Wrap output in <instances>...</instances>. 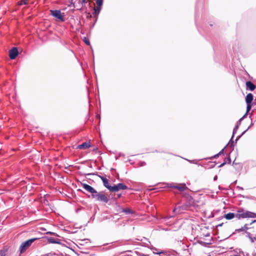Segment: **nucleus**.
<instances>
[{
    "label": "nucleus",
    "instance_id": "obj_1",
    "mask_svg": "<svg viewBox=\"0 0 256 256\" xmlns=\"http://www.w3.org/2000/svg\"><path fill=\"white\" fill-rule=\"evenodd\" d=\"M236 218L238 220L245 218H256V214L243 209H240L236 214Z\"/></svg>",
    "mask_w": 256,
    "mask_h": 256
},
{
    "label": "nucleus",
    "instance_id": "obj_2",
    "mask_svg": "<svg viewBox=\"0 0 256 256\" xmlns=\"http://www.w3.org/2000/svg\"><path fill=\"white\" fill-rule=\"evenodd\" d=\"M92 198L96 201L102 202L104 204H106L108 202V198L104 194V192L102 191L100 192H98L96 191V193L92 195Z\"/></svg>",
    "mask_w": 256,
    "mask_h": 256
},
{
    "label": "nucleus",
    "instance_id": "obj_3",
    "mask_svg": "<svg viewBox=\"0 0 256 256\" xmlns=\"http://www.w3.org/2000/svg\"><path fill=\"white\" fill-rule=\"evenodd\" d=\"M36 240L37 238H33L22 242L19 248L20 253L24 252Z\"/></svg>",
    "mask_w": 256,
    "mask_h": 256
},
{
    "label": "nucleus",
    "instance_id": "obj_4",
    "mask_svg": "<svg viewBox=\"0 0 256 256\" xmlns=\"http://www.w3.org/2000/svg\"><path fill=\"white\" fill-rule=\"evenodd\" d=\"M191 206L190 203L188 202L181 205H178L174 209L173 212L174 213H182L184 211L189 210Z\"/></svg>",
    "mask_w": 256,
    "mask_h": 256
},
{
    "label": "nucleus",
    "instance_id": "obj_5",
    "mask_svg": "<svg viewBox=\"0 0 256 256\" xmlns=\"http://www.w3.org/2000/svg\"><path fill=\"white\" fill-rule=\"evenodd\" d=\"M50 14L54 17L60 20L61 22H64V15L62 14L60 10H50Z\"/></svg>",
    "mask_w": 256,
    "mask_h": 256
},
{
    "label": "nucleus",
    "instance_id": "obj_6",
    "mask_svg": "<svg viewBox=\"0 0 256 256\" xmlns=\"http://www.w3.org/2000/svg\"><path fill=\"white\" fill-rule=\"evenodd\" d=\"M128 188L127 186L123 183H119L117 184H114L112 186L110 191V192H118L120 190H126Z\"/></svg>",
    "mask_w": 256,
    "mask_h": 256
},
{
    "label": "nucleus",
    "instance_id": "obj_7",
    "mask_svg": "<svg viewBox=\"0 0 256 256\" xmlns=\"http://www.w3.org/2000/svg\"><path fill=\"white\" fill-rule=\"evenodd\" d=\"M81 185L84 188L92 194V197L93 194L96 193V190L90 186L85 183H81Z\"/></svg>",
    "mask_w": 256,
    "mask_h": 256
},
{
    "label": "nucleus",
    "instance_id": "obj_8",
    "mask_svg": "<svg viewBox=\"0 0 256 256\" xmlns=\"http://www.w3.org/2000/svg\"><path fill=\"white\" fill-rule=\"evenodd\" d=\"M18 50L16 47L12 48L9 51V56L10 59L14 60L16 58V56L18 55Z\"/></svg>",
    "mask_w": 256,
    "mask_h": 256
},
{
    "label": "nucleus",
    "instance_id": "obj_9",
    "mask_svg": "<svg viewBox=\"0 0 256 256\" xmlns=\"http://www.w3.org/2000/svg\"><path fill=\"white\" fill-rule=\"evenodd\" d=\"M140 241V244L142 246L150 248V242L148 240L144 237L142 238L140 240L138 238L136 239Z\"/></svg>",
    "mask_w": 256,
    "mask_h": 256
},
{
    "label": "nucleus",
    "instance_id": "obj_10",
    "mask_svg": "<svg viewBox=\"0 0 256 256\" xmlns=\"http://www.w3.org/2000/svg\"><path fill=\"white\" fill-rule=\"evenodd\" d=\"M47 240H48V242L49 244H60L61 243L60 240V239H55L52 237H48Z\"/></svg>",
    "mask_w": 256,
    "mask_h": 256
},
{
    "label": "nucleus",
    "instance_id": "obj_11",
    "mask_svg": "<svg viewBox=\"0 0 256 256\" xmlns=\"http://www.w3.org/2000/svg\"><path fill=\"white\" fill-rule=\"evenodd\" d=\"M246 89H248L250 91L254 90L256 88L255 85L250 81L246 82Z\"/></svg>",
    "mask_w": 256,
    "mask_h": 256
},
{
    "label": "nucleus",
    "instance_id": "obj_12",
    "mask_svg": "<svg viewBox=\"0 0 256 256\" xmlns=\"http://www.w3.org/2000/svg\"><path fill=\"white\" fill-rule=\"evenodd\" d=\"M102 6H97L96 7L94 8V12H93V16L95 18H98V14H100V10L102 9Z\"/></svg>",
    "mask_w": 256,
    "mask_h": 256
},
{
    "label": "nucleus",
    "instance_id": "obj_13",
    "mask_svg": "<svg viewBox=\"0 0 256 256\" xmlns=\"http://www.w3.org/2000/svg\"><path fill=\"white\" fill-rule=\"evenodd\" d=\"M90 146V142H84L78 146L80 149H86Z\"/></svg>",
    "mask_w": 256,
    "mask_h": 256
},
{
    "label": "nucleus",
    "instance_id": "obj_14",
    "mask_svg": "<svg viewBox=\"0 0 256 256\" xmlns=\"http://www.w3.org/2000/svg\"><path fill=\"white\" fill-rule=\"evenodd\" d=\"M173 216H163V217H162L160 220V222L162 223H164V224H170L168 223L169 222H168V220L169 219H170V218H172Z\"/></svg>",
    "mask_w": 256,
    "mask_h": 256
},
{
    "label": "nucleus",
    "instance_id": "obj_15",
    "mask_svg": "<svg viewBox=\"0 0 256 256\" xmlns=\"http://www.w3.org/2000/svg\"><path fill=\"white\" fill-rule=\"evenodd\" d=\"M253 100V95L251 93H249L247 94L246 98V104H252Z\"/></svg>",
    "mask_w": 256,
    "mask_h": 256
},
{
    "label": "nucleus",
    "instance_id": "obj_16",
    "mask_svg": "<svg viewBox=\"0 0 256 256\" xmlns=\"http://www.w3.org/2000/svg\"><path fill=\"white\" fill-rule=\"evenodd\" d=\"M170 186L175 188L181 192L184 191L186 188V186L185 184H182L181 186H172V184H170Z\"/></svg>",
    "mask_w": 256,
    "mask_h": 256
},
{
    "label": "nucleus",
    "instance_id": "obj_17",
    "mask_svg": "<svg viewBox=\"0 0 256 256\" xmlns=\"http://www.w3.org/2000/svg\"><path fill=\"white\" fill-rule=\"evenodd\" d=\"M224 217L228 220H230L236 217V214L232 212H229L224 214Z\"/></svg>",
    "mask_w": 256,
    "mask_h": 256
},
{
    "label": "nucleus",
    "instance_id": "obj_18",
    "mask_svg": "<svg viewBox=\"0 0 256 256\" xmlns=\"http://www.w3.org/2000/svg\"><path fill=\"white\" fill-rule=\"evenodd\" d=\"M150 249L152 250L154 254H164V252L163 251H159L156 248L152 246Z\"/></svg>",
    "mask_w": 256,
    "mask_h": 256
},
{
    "label": "nucleus",
    "instance_id": "obj_19",
    "mask_svg": "<svg viewBox=\"0 0 256 256\" xmlns=\"http://www.w3.org/2000/svg\"><path fill=\"white\" fill-rule=\"evenodd\" d=\"M103 184H104V186L106 188L109 190H110V188L112 186H110V184H109V183H108V180L106 178V179H104L103 181Z\"/></svg>",
    "mask_w": 256,
    "mask_h": 256
},
{
    "label": "nucleus",
    "instance_id": "obj_20",
    "mask_svg": "<svg viewBox=\"0 0 256 256\" xmlns=\"http://www.w3.org/2000/svg\"><path fill=\"white\" fill-rule=\"evenodd\" d=\"M122 211L126 214H132L134 213L133 211L128 208H124Z\"/></svg>",
    "mask_w": 256,
    "mask_h": 256
},
{
    "label": "nucleus",
    "instance_id": "obj_21",
    "mask_svg": "<svg viewBox=\"0 0 256 256\" xmlns=\"http://www.w3.org/2000/svg\"><path fill=\"white\" fill-rule=\"evenodd\" d=\"M256 222V220H254L250 224H245L243 226V228H244V231L246 232V230L250 228L249 226L255 222Z\"/></svg>",
    "mask_w": 256,
    "mask_h": 256
},
{
    "label": "nucleus",
    "instance_id": "obj_22",
    "mask_svg": "<svg viewBox=\"0 0 256 256\" xmlns=\"http://www.w3.org/2000/svg\"><path fill=\"white\" fill-rule=\"evenodd\" d=\"M232 136L228 144H229L230 147H234V142L233 140Z\"/></svg>",
    "mask_w": 256,
    "mask_h": 256
},
{
    "label": "nucleus",
    "instance_id": "obj_23",
    "mask_svg": "<svg viewBox=\"0 0 256 256\" xmlns=\"http://www.w3.org/2000/svg\"><path fill=\"white\" fill-rule=\"evenodd\" d=\"M239 126H236L233 130V132H232V138L234 137V134H236L238 128Z\"/></svg>",
    "mask_w": 256,
    "mask_h": 256
},
{
    "label": "nucleus",
    "instance_id": "obj_24",
    "mask_svg": "<svg viewBox=\"0 0 256 256\" xmlns=\"http://www.w3.org/2000/svg\"><path fill=\"white\" fill-rule=\"evenodd\" d=\"M224 162L226 164H230L231 162V160L230 156L224 158Z\"/></svg>",
    "mask_w": 256,
    "mask_h": 256
},
{
    "label": "nucleus",
    "instance_id": "obj_25",
    "mask_svg": "<svg viewBox=\"0 0 256 256\" xmlns=\"http://www.w3.org/2000/svg\"><path fill=\"white\" fill-rule=\"evenodd\" d=\"M104 0H96V4L98 6H102Z\"/></svg>",
    "mask_w": 256,
    "mask_h": 256
},
{
    "label": "nucleus",
    "instance_id": "obj_26",
    "mask_svg": "<svg viewBox=\"0 0 256 256\" xmlns=\"http://www.w3.org/2000/svg\"><path fill=\"white\" fill-rule=\"evenodd\" d=\"M252 108V104H246V113L248 112Z\"/></svg>",
    "mask_w": 256,
    "mask_h": 256
},
{
    "label": "nucleus",
    "instance_id": "obj_27",
    "mask_svg": "<svg viewBox=\"0 0 256 256\" xmlns=\"http://www.w3.org/2000/svg\"><path fill=\"white\" fill-rule=\"evenodd\" d=\"M248 130H245L240 136H238L235 140V144L237 142L238 139Z\"/></svg>",
    "mask_w": 256,
    "mask_h": 256
},
{
    "label": "nucleus",
    "instance_id": "obj_28",
    "mask_svg": "<svg viewBox=\"0 0 256 256\" xmlns=\"http://www.w3.org/2000/svg\"><path fill=\"white\" fill-rule=\"evenodd\" d=\"M84 42L88 45H90V42L89 40L86 37H84L83 39Z\"/></svg>",
    "mask_w": 256,
    "mask_h": 256
},
{
    "label": "nucleus",
    "instance_id": "obj_29",
    "mask_svg": "<svg viewBox=\"0 0 256 256\" xmlns=\"http://www.w3.org/2000/svg\"><path fill=\"white\" fill-rule=\"evenodd\" d=\"M6 251L5 250H0V256H6Z\"/></svg>",
    "mask_w": 256,
    "mask_h": 256
},
{
    "label": "nucleus",
    "instance_id": "obj_30",
    "mask_svg": "<svg viewBox=\"0 0 256 256\" xmlns=\"http://www.w3.org/2000/svg\"><path fill=\"white\" fill-rule=\"evenodd\" d=\"M244 229L243 228V226H242L240 228L236 229L235 230V232H244Z\"/></svg>",
    "mask_w": 256,
    "mask_h": 256
},
{
    "label": "nucleus",
    "instance_id": "obj_31",
    "mask_svg": "<svg viewBox=\"0 0 256 256\" xmlns=\"http://www.w3.org/2000/svg\"><path fill=\"white\" fill-rule=\"evenodd\" d=\"M246 236H248L250 238V240H252V235L249 232H246Z\"/></svg>",
    "mask_w": 256,
    "mask_h": 256
},
{
    "label": "nucleus",
    "instance_id": "obj_32",
    "mask_svg": "<svg viewBox=\"0 0 256 256\" xmlns=\"http://www.w3.org/2000/svg\"><path fill=\"white\" fill-rule=\"evenodd\" d=\"M243 119V118H241L236 122V126H239L241 124V122L242 121Z\"/></svg>",
    "mask_w": 256,
    "mask_h": 256
},
{
    "label": "nucleus",
    "instance_id": "obj_33",
    "mask_svg": "<svg viewBox=\"0 0 256 256\" xmlns=\"http://www.w3.org/2000/svg\"><path fill=\"white\" fill-rule=\"evenodd\" d=\"M252 240H250V242H254V241H256V236H252Z\"/></svg>",
    "mask_w": 256,
    "mask_h": 256
},
{
    "label": "nucleus",
    "instance_id": "obj_34",
    "mask_svg": "<svg viewBox=\"0 0 256 256\" xmlns=\"http://www.w3.org/2000/svg\"><path fill=\"white\" fill-rule=\"evenodd\" d=\"M46 234H52V235H56V234L55 233V232H48L46 233Z\"/></svg>",
    "mask_w": 256,
    "mask_h": 256
},
{
    "label": "nucleus",
    "instance_id": "obj_35",
    "mask_svg": "<svg viewBox=\"0 0 256 256\" xmlns=\"http://www.w3.org/2000/svg\"><path fill=\"white\" fill-rule=\"evenodd\" d=\"M220 155V154L218 153L214 156V158H217Z\"/></svg>",
    "mask_w": 256,
    "mask_h": 256
},
{
    "label": "nucleus",
    "instance_id": "obj_36",
    "mask_svg": "<svg viewBox=\"0 0 256 256\" xmlns=\"http://www.w3.org/2000/svg\"><path fill=\"white\" fill-rule=\"evenodd\" d=\"M224 152V148L222 149L218 153L220 155L221 154H223Z\"/></svg>",
    "mask_w": 256,
    "mask_h": 256
},
{
    "label": "nucleus",
    "instance_id": "obj_37",
    "mask_svg": "<svg viewBox=\"0 0 256 256\" xmlns=\"http://www.w3.org/2000/svg\"><path fill=\"white\" fill-rule=\"evenodd\" d=\"M100 178L102 180V181H103L104 179H106V178L103 176H100Z\"/></svg>",
    "mask_w": 256,
    "mask_h": 256
},
{
    "label": "nucleus",
    "instance_id": "obj_38",
    "mask_svg": "<svg viewBox=\"0 0 256 256\" xmlns=\"http://www.w3.org/2000/svg\"><path fill=\"white\" fill-rule=\"evenodd\" d=\"M226 164V162H224L219 166V167L220 168V167H222V166H224V164Z\"/></svg>",
    "mask_w": 256,
    "mask_h": 256
},
{
    "label": "nucleus",
    "instance_id": "obj_39",
    "mask_svg": "<svg viewBox=\"0 0 256 256\" xmlns=\"http://www.w3.org/2000/svg\"><path fill=\"white\" fill-rule=\"evenodd\" d=\"M140 256H148V254H140Z\"/></svg>",
    "mask_w": 256,
    "mask_h": 256
},
{
    "label": "nucleus",
    "instance_id": "obj_40",
    "mask_svg": "<svg viewBox=\"0 0 256 256\" xmlns=\"http://www.w3.org/2000/svg\"><path fill=\"white\" fill-rule=\"evenodd\" d=\"M253 124H254V123H252V122L248 128L247 130H248Z\"/></svg>",
    "mask_w": 256,
    "mask_h": 256
},
{
    "label": "nucleus",
    "instance_id": "obj_41",
    "mask_svg": "<svg viewBox=\"0 0 256 256\" xmlns=\"http://www.w3.org/2000/svg\"><path fill=\"white\" fill-rule=\"evenodd\" d=\"M88 1V0H82V3H85L86 2Z\"/></svg>",
    "mask_w": 256,
    "mask_h": 256
},
{
    "label": "nucleus",
    "instance_id": "obj_42",
    "mask_svg": "<svg viewBox=\"0 0 256 256\" xmlns=\"http://www.w3.org/2000/svg\"><path fill=\"white\" fill-rule=\"evenodd\" d=\"M188 161L191 162V163H194V162L195 161V160H188Z\"/></svg>",
    "mask_w": 256,
    "mask_h": 256
},
{
    "label": "nucleus",
    "instance_id": "obj_43",
    "mask_svg": "<svg viewBox=\"0 0 256 256\" xmlns=\"http://www.w3.org/2000/svg\"><path fill=\"white\" fill-rule=\"evenodd\" d=\"M238 188L240 189V190H243L244 188H242V187H240V186H238Z\"/></svg>",
    "mask_w": 256,
    "mask_h": 256
},
{
    "label": "nucleus",
    "instance_id": "obj_44",
    "mask_svg": "<svg viewBox=\"0 0 256 256\" xmlns=\"http://www.w3.org/2000/svg\"><path fill=\"white\" fill-rule=\"evenodd\" d=\"M210 236V234L209 233H208L206 234H205V236Z\"/></svg>",
    "mask_w": 256,
    "mask_h": 256
},
{
    "label": "nucleus",
    "instance_id": "obj_45",
    "mask_svg": "<svg viewBox=\"0 0 256 256\" xmlns=\"http://www.w3.org/2000/svg\"><path fill=\"white\" fill-rule=\"evenodd\" d=\"M121 196V194H118V198H119Z\"/></svg>",
    "mask_w": 256,
    "mask_h": 256
},
{
    "label": "nucleus",
    "instance_id": "obj_46",
    "mask_svg": "<svg viewBox=\"0 0 256 256\" xmlns=\"http://www.w3.org/2000/svg\"><path fill=\"white\" fill-rule=\"evenodd\" d=\"M222 224H223V223L220 224H219L218 226H222Z\"/></svg>",
    "mask_w": 256,
    "mask_h": 256
},
{
    "label": "nucleus",
    "instance_id": "obj_47",
    "mask_svg": "<svg viewBox=\"0 0 256 256\" xmlns=\"http://www.w3.org/2000/svg\"><path fill=\"white\" fill-rule=\"evenodd\" d=\"M246 114L247 113L246 112V114L242 118H245V116H246Z\"/></svg>",
    "mask_w": 256,
    "mask_h": 256
},
{
    "label": "nucleus",
    "instance_id": "obj_48",
    "mask_svg": "<svg viewBox=\"0 0 256 256\" xmlns=\"http://www.w3.org/2000/svg\"><path fill=\"white\" fill-rule=\"evenodd\" d=\"M216 178H217V176H214V180H216Z\"/></svg>",
    "mask_w": 256,
    "mask_h": 256
},
{
    "label": "nucleus",
    "instance_id": "obj_49",
    "mask_svg": "<svg viewBox=\"0 0 256 256\" xmlns=\"http://www.w3.org/2000/svg\"><path fill=\"white\" fill-rule=\"evenodd\" d=\"M148 256H149V255L148 254Z\"/></svg>",
    "mask_w": 256,
    "mask_h": 256
}]
</instances>
